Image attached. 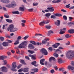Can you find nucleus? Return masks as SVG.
Masks as SVG:
<instances>
[{
    "label": "nucleus",
    "mask_w": 74,
    "mask_h": 74,
    "mask_svg": "<svg viewBox=\"0 0 74 74\" xmlns=\"http://www.w3.org/2000/svg\"><path fill=\"white\" fill-rule=\"evenodd\" d=\"M8 31H9L10 32H15L16 31L18 30V29L16 28H14V26L13 25L11 24L9 25V27L7 28Z\"/></svg>",
    "instance_id": "1"
},
{
    "label": "nucleus",
    "mask_w": 74,
    "mask_h": 74,
    "mask_svg": "<svg viewBox=\"0 0 74 74\" xmlns=\"http://www.w3.org/2000/svg\"><path fill=\"white\" fill-rule=\"evenodd\" d=\"M12 68L11 69L12 71H17L16 69H15L17 67L16 62H14L12 63Z\"/></svg>",
    "instance_id": "2"
},
{
    "label": "nucleus",
    "mask_w": 74,
    "mask_h": 74,
    "mask_svg": "<svg viewBox=\"0 0 74 74\" xmlns=\"http://www.w3.org/2000/svg\"><path fill=\"white\" fill-rule=\"evenodd\" d=\"M66 56L69 59H71L73 57H74V51L72 52L71 54H69V53L66 54Z\"/></svg>",
    "instance_id": "3"
},
{
    "label": "nucleus",
    "mask_w": 74,
    "mask_h": 74,
    "mask_svg": "<svg viewBox=\"0 0 74 74\" xmlns=\"http://www.w3.org/2000/svg\"><path fill=\"white\" fill-rule=\"evenodd\" d=\"M11 5L8 4L6 5H5V7H7V8H11V7H13L15 5H16V4H15V2L14 1H12L11 3Z\"/></svg>",
    "instance_id": "4"
},
{
    "label": "nucleus",
    "mask_w": 74,
    "mask_h": 74,
    "mask_svg": "<svg viewBox=\"0 0 74 74\" xmlns=\"http://www.w3.org/2000/svg\"><path fill=\"white\" fill-rule=\"evenodd\" d=\"M55 16L60 17V16H62V14L59 13H56L54 14V15H51V19H56V16Z\"/></svg>",
    "instance_id": "5"
},
{
    "label": "nucleus",
    "mask_w": 74,
    "mask_h": 74,
    "mask_svg": "<svg viewBox=\"0 0 74 74\" xmlns=\"http://www.w3.org/2000/svg\"><path fill=\"white\" fill-rule=\"evenodd\" d=\"M40 52L44 55H48L47 51L44 48L41 49Z\"/></svg>",
    "instance_id": "6"
},
{
    "label": "nucleus",
    "mask_w": 74,
    "mask_h": 74,
    "mask_svg": "<svg viewBox=\"0 0 74 74\" xmlns=\"http://www.w3.org/2000/svg\"><path fill=\"white\" fill-rule=\"evenodd\" d=\"M0 70H1L4 73H7L8 71L7 68L5 67V66H3L0 68Z\"/></svg>",
    "instance_id": "7"
},
{
    "label": "nucleus",
    "mask_w": 74,
    "mask_h": 74,
    "mask_svg": "<svg viewBox=\"0 0 74 74\" xmlns=\"http://www.w3.org/2000/svg\"><path fill=\"white\" fill-rule=\"evenodd\" d=\"M30 43H31V44H32L34 45H40V43L38 42L36 43V42L34 41H30Z\"/></svg>",
    "instance_id": "8"
},
{
    "label": "nucleus",
    "mask_w": 74,
    "mask_h": 74,
    "mask_svg": "<svg viewBox=\"0 0 74 74\" xmlns=\"http://www.w3.org/2000/svg\"><path fill=\"white\" fill-rule=\"evenodd\" d=\"M28 43L29 42L28 41H25L22 42L21 43V44H22V45H24V46L26 47V46H27V45L28 44Z\"/></svg>",
    "instance_id": "9"
},
{
    "label": "nucleus",
    "mask_w": 74,
    "mask_h": 74,
    "mask_svg": "<svg viewBox=\"0 0 74 74\" xmlns=\"http://www.w3.org/2000/svg\"><path fill=\"white\" fill-rule=\"evenodd\" d=\"M55 23L56 25L57 26H60V21L59 20H57L56 22H55Z\"/></svg>",
    "instance_id": "10"
},
{
    "label": "nucleus",
    "mask_w": 74,
    "mask_h": 74,
    "mask_svg": "<svg viewBox=\"0 0 74 74\" xmlns=\"http://www.w3.org/2000/svg\"><path fill=\"white\" fill-rule=\"evenodd\" d=\"M53 8V7H52L51 8H47V9L49 10L50 12H52L54 11V10H55Z\"/></svg>",
    "instance_id": "11"
},
{
    "label": "nucleus",
    "mask_w": 74,
    "mask_h": 74,
    "mask_svg": "<svg viewBox=\"0 0 74 74\" xmlns=\"http://www.w3.org/2000/svg\"><path fill=\"white\" fill-rule=\"evenodd\" d=\"M2 45L4 47H8V43L7 42H4L2 43Z\"/></svg>",
    "instance_id": "12"
},
{
    "label": "nucleus",
    "mask_w": 74,
    "mask_h": 74,
    "mask_svg": "<svg viewBox=\"0 0 74 74\" xmlns=\"http://www.w3.org/2000/svg\"><path fill=\"white\" fill-rule=\"evenodd\" d=\"M49 38H47L46 39H45L43 40H42V42L43 44H46V43H47V41H49Z\"/></svg>",
    "instance_id": "13"
},
{
    "label": "nucleus",
    "mask_w": 74,
    "mask_h": 74,
    "mask_svg": "<svg viewBox=\"0 0 74 74\" xmlns=\"http://www.w3.org/2000/svg\"><path fill=\"white\" fill-rule=\"evenodd\" d=\"M44 61H45V59H44L40 60V63L42 65H44V64L43 62H44Z\"/></svg>",
    "instance_id": "14"
},
{
    "label": "nucleus",
    "mask_w": 74,
    "mask_h": 74,
    "mask_svg": "<svg viewBox=\"0 0 74 74\" xmlns=\"http://www.w3.org/2000/svg\"><path fill=\"white\" fill-rule=\"evenodd\" d=\"M1 2L5 3H10V1L8 0H1Z\"/></svg>",
    "instance_id": "15"
},
{
    "label": "nucleus",
    "mask_w": 74,
    "mask_h": 74,
    "mask_svg": "<svg viewBox=\"0 0 74 74\" xmlns=\"http://www.w3.org/2000/svg\"><path fill=\"white\" fill-rule=\"evenodd\" d=\"M18 48H26V47H25V46L23 45H22V44H20L18 46Z\"/></svg>",
    "instance_id": "16"
},
{
    "label": "nucleus",
    "mask_w": 74,
    "mask_h": 74,
    "mask_svg": "<svg viewBox=\"0 0 74 74\" xmlns=\"http://www.w3.org/2000/svg\"><path fill=\"white\" fill-rule=\"evenodd\" d=\"M28 48H31V49H34V47L33 46V45L32 44H29L28 46Z\"/></svg>",
    "instance_id": "17"
},
{
    "label": "nucleus",
    "mask_w": 74,
    "mask_h": 74,
    "mask_svg": "<svg viewBox=\"0 0 74 74\" xmlns=\"http://www.w3.org/2000/svg\"><path fill=\"white\" fill-rule=\"evenodd\" d=\"M52 60H55V58L53 57H51L49 58V62H52Z\"/></svg>",
    "instance_id": "18"
},
{
    "label": "nucleus",
    "mask_w": 74,
    "mask_h": 74,
    "mask_svg": "<svg viewBox=\"0 0 74 74\" xmlns=\"http://www.w3.org/2000/svg\"><path fill=\"white\" fill-rule=\"evenodd\" d=\"M28 71H29L28 68H25L23 69V72H28Z\"/></svg>",
    "instance_id": "19"
},
{
    "label": "nucleus",
    "mask_w": 74,
    "mask_h": 74,
    "mask_svg": "<svg viewBox=\"0 0 74 74\" xmlns=\"http://www.w3.org/2000/svg\"><path fill=\"white\" fill-rule=\"evenodd\" d=\"M68 69H70L71 70H73L74 69V67L73 66H68Z\"/></svg>",
    "instance_id": "20"
},
{
    "label": "nucleus",
    "mask_w": 74,
    "mask_h": 74,
    "mask_svg": "<svg viewBox=\"0 0 74 74\" xmlns=\"http://www.w3.org/2000/svg\"><path fill=\"white\" fill-rule=\"evenodd\" d=\"M68 32H69L70 34H73V33H74V29H72L71 30H68Z\"/></svg>",
    "instance_id": "21"
},
{
    "label": "nucleus",
    "mask_w": 74,
    "mask_h": 74,
    "mask_svg": "<svg viewBox=\"0 0 74 74\" xmlns=\"http://www.w3.org/2000/svg\"><path fill=\"white\" fill-rule=\"evenodd\" d=\"M52 33H53V31L52 30H50L48 32V33H47V35L48 36H50V34Z\"/></svg>",
    "instance_id": "22"
},
{
    "label": "nucleus",
    "mask_w": 74,
    "mask_h": 74,
    "mask_svg": "<svg viewBox=\"0 0 74 74\" xmlns=\"http://www.w3.org/2000/svg\"><path fill=\"white\" fill-rule=\"evenodd\" d=\"M51 13H48L45 14V16L46 17H47V18H49V16H51Z\"/></svg>",
    "instance_id": "23"
},
{
    "label": "nucleus",
    "mask_w": 74,
    "mask_h": 74,
    "mask_svg": "<svg viewBox=\"0 0 74 74\" xmlns=\"http://www.w3.org/2000/svg\"><path fill=\"white\" fill-rule=\"evenodd\" d=\"M58 63H63V61H62V60L61 58H59L58 60Z\"/></svg>",
    "instance_id": "24"
},
{
    "label": "nucleus",
    "mask_w": 74,
    "mask_h": 74,
    "mask_svg": "<svg viewBox=\"0 0 74 74\" xmlns=\"http://www.w3.org/2000/svg\"><path fill=\"white\" fill-rule=\"evenodd\" d=\"M45 24L44 23V20L43 21H42L39 24V25L40 26H44V25Z\"/></svg>",
    "instance_id": "25"
},
{
    "label": "nucleus",
    "mask_w": 74,
    "mask_h": 74,
    "mask_svg": "<svg viewBox=\"0 0 74 74\" xmlns=\"http://www.w3.org/2000/svg\"><path fill=\"white\" fill-rule=\"evenodd\" d=\"M27 51L28 52H29V53H31V54H33V53H35V52L33 51H31L30 50H28Z\"/></svg>",
    "instance_id": "26"
},
{
    "label": "nucleus",
    "mask_w": 74,
    "mask_h": 74,
    "mask_svg": "<svg viewBox=\"0 0 74 74\" xmlns=\"http://www.w3.org/2000/svg\"><path fill=\"white\" fill-rule=\"evenodd\" d=\"M60 30V34H64V33L65 32H64L63 31V29H61Z\"/></svg>",
    "instance_id": "27"
},
{
    "label": "nucleus",
    "mask_w": 74,
    "mask_h": 74,
    "mask_svg": "<svg viewBox=\"0 0 74 74\" xmlns=\"http://www.w3.org/2000/svg\"><path fill=\"white\" fill-rule=\"evenodd\" d=\"M19 41V40H16L15 41V42L14 43V45H18V44H19V42H20Z\"/></svg>",
    "instance_id": "28"
},
{
    "label": "nucleus",
    "mask_w": 74,
    "mask_h": 74,
    "mask_svg": "<svg viewBox=\"0 0 74 74\" xmlns=\"http://www.w3.org/2000/svg\"><path fill=\"white\" fill-rule=\"evenodd\" d=\"M6 21L7 22H8L9 23H12V21L11 20H10L9 19H6Z\"/></svg>",
    "instance_id": "29"
},
{
    "label": "nucleus",
    "mask_w": 74,
    "mask_h": 74,
    "mask_svg": "<svg viewBox=\"0 0 74 74\" xmlns=\"http://www.w3.org/2000/svg\"><path fill=\"white\" fill-rule=\"evenodd\" d=\"M12 14H19V12L18 11H16L14 12H12Z\"/></svg>",
    "instance_id": "30"
},
{
    "label": "nucleus",
    "mask_w": 74,
    "mask_h": 74,
    "mask_svg": "<svg viewBox=\"0 0 74 74\" xmlns=\"http://www.w3.org/2000/svg\"><path fill=\"white\" fill-rule=\"evenodd\" d=\"M44 23L45 24H47V23H49V20L45 21L44 20Z\"/></svg>",
    "instance_id": "31"
},
{
    "label": "nucleus",
    "mask_w": 74,
    "mask_h": 74,
    "mask_svg": "<svg viewBox=\"0 0 74 74\" xmlns=\"http://www.w3.org/2000/svg\"><path fill=\"white\" fill-rule=\"evenodd\" d=\"M64 68H62L59 69V71H64Z\"/></svg>",
    "instance_id": "32"
},
{
    "label": "nucleus",
    "mask_w": 74,
    "mask_h": 74,
    "mask_svg": "<svg viewBox=\"0 0 74 74\" xmlns=\"http://www.w3.org/2000/svg\"><path fill=\"white\" fill-rule=\"evenodd\" d=\"M20 62L21 63H22V64H25V61H24V60H21Z\"/></svg>",
    "instance_id": "33"
},
{
    "label": "nucleus",
    "mask_w": 74,
    "mask_h": 74,
    "mask_svg": "<svg viewBox=\"0 0 74 74\" xmlns=\"http://www.w3.org/2000/svg\"><path fill=\"white\" fill-rule=\"evenodd\" d=\"M5 56L0 57V60H4L5 59Z\"/></svg>",
    "instance_id": "34"
},
{
    "label": "nucleus",
    "mask_w": 74,
    "mask_h": 74,
    "mask_svg": "<svg viewBox=\"0 0 74 74\" xmlns=\"http://www.w3.org/2000/svg\"><path fill=\"white\" fill-rule=\"evenodd\" d=\"M53 55L55 58H58L59 57V55L56 53H55Z\"/></svg>",
    "instance_id": "35"
},
{
    "label": "nucleus",
    "mask_w": 74,
    "mask_h": 74,
    "mask_svg": "<svg viewBox=\"0 0 74 74\" xmlns=\"http://www.w3.org/2000/svg\"><path fill=\"white\" fill-rule=\"evenodd\" d=\"M63 19L65 20V21H67V16L65 15L64 16H63Z\"/></svg>",
    "instance_id": "36"
},
{
    "label": "nucleus",
    "mask_w": 74,
    "mask_h": 74,
    "mask_svg": "<svg viewBox=\"0 0 74 74\" xmlns=\"http://www.w3.org/2000/svg\"><path fill=\"white\" fill-rule=\"evenodd\" d=\"M20 11H24V8L23 7H21L20 8Z\"/></svg>",
    "instance_id": "37"
},
{
    "label": "nucleus",
    "mask_w": 74,
    "mask_h": 74,
    "mask_svg": "<svg viewBox=\"0 0 74 74\" xmlns=\"http://www.w3.org/2000/svg\"><path fill=\"white\" fill-rule=\"evenodd\" d=\"M3 62H4L3 65H6L7 63V61L5 60H4L3 61Z\"/></svg>",
    "instance_id": "38"
},
{
    "label": "nucleus",
    "mask_w": 74,
    "mask_h": 74,
    "mask_svg": "<svg viewBox=\"0 0 74 74\" xmlns=\"http://www.w3.org/2000/svg\"><path fill=\"white\" fill-rule=\"evenodd\" d=\"M46 28L47 29H51V26L50 25H46Z\"/></svg>",
    "instance_id": "39"
},
{
    "label": "nucleus",
    "mask_w": 74,
    "mask_h": 74,
    "mask_svg": "<svg viewBox=\"0 0 74 74\" xmlns=\"http://www.w3.org/2000/svg\"><path fill=\"white\" fill-rule=\"evenodd\" d=\"M65 37L66 38H70V36L69 34H66L65 35Z\"/></svg>",
    "instance_id": "40"
},
{
    "label": "nucleus",
    "mask_w": 74,
    "mask_h": 74,
    "mask_svg": "<svg viewBox=\"0 0 74 74\" xmlns=\"http://www.w3.org/2000/svg\"><path fill=\"white\" fill-rule=\"evenodd\" d=\"M37 64V62L35 61H33V62L32 63V65H34V64Z\"/></svg>",
    "instance_id": "41"
},
{
    "label": "nucleus",
    "mask_w": 74,
    "mask_h": 74,
    "mask_svg": "<svg viewBox=\"0 0 74 74\" xmlns=\"http://www.w3.org/2000/svg\"><path fill=\"white\" fill-rule=\"evenodd\" d=\"M33 70L34 72H38V69L36 68L34 69Z\"/></svg>",
    "instance_id": "42"
},
{
    "label": "nucleus",
    "mask_w": 74,
    "mask_h": 74,
    "mask_svg": "<svg viewBox=\"0 0 74 74\" xmlns=\"http://www.w3.org/2000/svg\"><path fill=\"white\" fill-rule=\"evenodd\" d=\"M50 73L51 74H53L55 73V71L53 69H51L50 70Z\"/></svg>",
    "instance_id": "43"
},
{
    "label": "nucleus",
    "mask_w": 74,
    "mask_h": 74,
    "mask_svg": "<svg viewBox=\"0 0 74 74\" xmlns=\"http://www.w3.org/2000/svg\"><path fill=\"white\" fill-rule=\"evenodd\" d=\"M28 37H29V36H26L23 38V39L25 40H26Z\"/></svg>",
    "instance_id": "44"
},
{
    "label": "nucleus",
    "mask_w": 74,
    "mask_h": 74,
    "mask_svg": "<svg viewBox=\"0 0 74 74\" xmlns=\"http://www.w3.org/2000/svg\"><path fill=\"white\" fill-rule=\"evenodd\" d=\"M48 50H49V51H52L53 50V49H52V47H50L49 48H48Z\"/></svg>",
    "instance_id": "45"
},
{
    "label": "nucleus",
    "mask_w": 74,
    "mask_h": 74,
    "mask_svg": "<svg viewBox=\"0 0 74 74\" xmlns=\"http://www.w3.org/2000/svg\"><path fill=\"white\" fill-rule=\"evenodd\" d=\"M52 46L55 48H58V46L56 45V44H54L52 45Z\"/></svg>",
    "instance_id": "46"
},
{
    "label": "nucleus",
    "mask_w": 74,
    "mask_h": 74,
    "mask_svg": "<svg viewBox=\"0 0 74 74\" xmlns=\"http://www.w3.org/2000/svg\"><path fill=\"white\" fill-rule=\"evenodd\" d=\"M33 10V8L29 9L28 10V11L29 12H32Z\"/></svg>",
    "instance_id": "47"
},
{
    "label": "nucleus",
    "mask_w": 74,
    "mask_h": 74,
    "mask_svg": "<svg viewBox=\"0 0 74 74\" xmlns=\"http://www.w3.org/2000/svg\"><path fill=\"white\" fill-rule=\"evenodd\" d=\"M0 40H1V41H4V38L3 37H0Z\"/></svg>",
    "instance_id": "48"
},
{
    "label": "nucleus",
    "mask_w": 74,
    "mask_h": 74,
    "mask_svg": "<svg viewBox=\"0 0 74 74\" xmlns=\"http://www.w3.org/2000/svg\"><path fill=\"white\" fill-rule=\"evenodd\" d=\"M22 38V37L21 36H18L17 38V40H19L20 39Z\"/></svg>",
    "instance_id": "49"
},
{
    "label": "nucleus",
    "mask_w": 74,
    "mask_h": 74,
    "mask_svg": "<svg viewBox=\"0 0 74 74\" xmlns=\"http://www.w3.org/2000/svg\"><path fill=\"white\" fill-rule=\"evenodd\" d=\"M38 3H33V6H37V5H38Z\"/></svg>",
    "instance_id": "50"
},
{
    "label": "nucleus",
    "mask_w": 74,
    "mask_h": 74,
    "mask_svg": "<svg viewBox=\"0 0 74 74\" xmlns=\"http://www.w3.org/2000/svg\"><path fill=\"white\" fill-rule=\"evenodd\" d=\"M42 36L41 34H35V36Z\"/></svg>",
    "instance_id": "51"
},
{
    "label": "nucleus",
    "mask_w": 74,
    "mask_h": 74,
    "mask_svg": "<svg viewBox=\"0 0 74 74\" xmlns=\"http://www.w3.org/2000/svg\"><path fill=\"white\" fill-rule=\"evenodd\" d=\"M66 45H69L70 44V42L69 41H68V42L65 44Z\"/></svg>",
    "instance_id": "52"
},
{
    "label": "nucleus",
    "mask_w": 74,
    "mask_h": 74,
    "mask_svg": "<svg viewBox=\"0 0 74 74\" xmlns=\"http://www.w3.org/2000/svg\"><path fill=\"white\" fill-rule=\"evenodd\" d=\"M45 65H46V66H49V63H47V61L45 62Z\"/></svg>",
    "instance_id": "53"
},
{
    "label": "nucleus",
    "mask_w": 74,
    "mask_h": 74,
    "mask_svg": "<svg viewBox=\"0 0 74 74\" xmlns=\"http://www.w3.org/2000/svg\"><path fill=\"white\" fill-rule=\"evenodd\" d=\"M21 22L23 23H26V20H21Z\"/></svg>",
    "instance_id": "54"
},
{
    "label": "nucleus",
    "mask_w": 74,
    "mask_h": 74,
    "mask_svg": "<svg viewBox=\"0 0 74 74\" xmlns=\"http://www.w3.org/2000/svg\"><path fill=\"white\" fill-rule=\"evenodd\" d=\"M71 65H72L73 66H74V61L71 62Z\"/></svg>",
    "instance_id": "55"
},
{
    "label": "nucleus",
    "mask_w": 74,
    "mask_h": 74,
    "mask_svg": "<svg viewBox=\"0 0 74 74\" xmlns=\"http://www.w3.org/2000/svg\"><path fill=\"white\" fill-rule=\"evenodd\" d=\"M70 4H69L67 5H66V8H69L70 7Z\"/></svg>",
    "instance_id": "56"
},
{
    "label": "nucleus",
    "mask_w": 74,
    "mask_h": 74,
    "mask_svg": "<svg viewBox=\"0 0 74 74\" xmlns=\"http://www.w3.org/2000/svg\"><path fill=\"white\" fill-rule=\"evenodd\" d=\"M4 17H5V18H9V16H7L5 14L4 15Z\"/></svg>",
    "instance_id": "57"
},
{
    "label": "nucleus",
    "mask_w": 74,
    "mask_h": 74,
    "mask_svg": "<svg viewBox=\"0 0 74 74\" xmlns=\"http://www.w3.org/2000/svg\"><path fill=\"white\" fill-rule=\"evenodd\" d=\"M7 25H8V24H6L5 25H3V29H4V27H5V26H7Z\"/></svg>",
    "instance_id": "58"
},
{
    "label": "nucleus",
    "mask_w": 74,
    "mask_h": 74,
    "mask_svg": "<svg viewBox=\"0 0 74 74\" xmlns=\"http://www.w3.org/2000/svg\"><path fill=\"white\" fill-rule=\"evenodd\" d=\"M69 18L70 21H72V19H73V18L71 17H69Z\"/></svg>",
    "instance_id": "59"
},
{
    "label": "nucleus",
    "mask_w": 74,
    "mask_h": 74,
    "mask_svg": "<svg viewBox=\"0 0 74 74\" xmlns=\"http://www.w3.org/2000/svg\"><path fill=\"white\" fill-rule=\"evenodd\" d=\"M47 70V68L45 67H43L42 69L43 71H45Z\"/></svg>",
    "instance_id": "60"
},
{
    "label": "nucleus",
    "mask_w": 74,
    "mask_h": 74,
    "mask_svg": "<svg viewBox=\"0 0 74 74\" xmlns=\"http://www.w3.org/2000/svg\"><path fill=\"white\" fill-rule=\"evenodd\" d=\"M22 71H23V69H21L18 70V72H22Z\"/></svg>",
    "instance_id": "61"
},
{
    "label": "nucleus",
    "mask_w": 74,
    "mask_h": 74,
    "mask_svg": "<svg viewBox=\"0 0 74 74\" xmlns=\"http://www.w3.org/2000/svg\"><path fill=\"white\" fill-rule=\"evenodd\" d=\"M32 58L33 59H36V57H35V56H32Z\"/></svg>",
    "instance_id": "62"
},
{
    "label": "nucleus",
    "mask_w": 74,
    "mask_h": 74,
    "mask_svg": "<svg viewBox=\"0 0 74 74\" xmlns=\"http://www.w3.org/2000/svg\"><path fill=\"white\" fill-rule=\"evenodd\" d=\"M7 41L8 42V43H12V41L10 40H8Z\"/></svg>",
    "instance_id": "63"
},
{
    "label": "nucleus",
    "mask_w": 74,
    "mask_h": 74,
    "mask_svg": "<svg viewBox=\"0 0 74 74\" xmlns=\"http://www.w3.org/2000/svg\"><path fill=\"white\" fill-rule=\"evenodd\" d=\"M16 53L17 54H19V51L18 49L16 51Z\"/></svg>",
    "instance_id": "64"
}]
</instances>
